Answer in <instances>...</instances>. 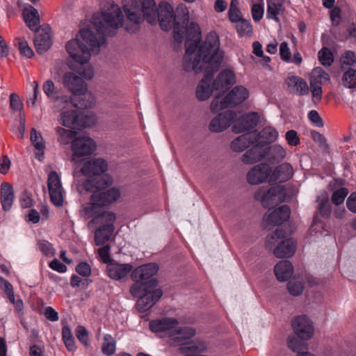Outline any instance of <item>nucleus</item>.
Segmentation results:
<instances>
[{
	"label": "nucleus",
	"mask_w": 356,
	"mask_h": 356,
	"mask_svg": "<svg viewBox=\"0 0 356 356\" xmlns=\"http://www.w3.org/2000/svg\"><path fill=\"white\" fill-rule=\"evenodd\" d=\"M188 30L193 33V40L185 42L183 68L186 72H194L195 74L204 72V77L196 88L197 98L204 101L210 97L214 89L213 86H211L210 76L219 69L223 52L220 49V40L216 33L210 32L201 42L200 29L197 24H191Z\"/></svg>",
	"instance_id": "1"
},
{
	"label": "nucleus",
	"mask_w": 356,
	"mask_h": 356,
	"mask_svg": "<svg viewBox=\"0 0 356 356\" xmlns=\"http://www.w3.org/2000/svg\"><path fill=\"white\" fill-rule=\"evenodd\" d=\"M127 19L124 16L120 6L113 1L106 2L101 13L93 15L92 24L98 36L90 33V55L97 54L99 48L105 42L104 35H114L119 28L124 29L131 33L136 32L139 25L143 22V18L140 12H124Z\"/></svg>",
	"instance_id": "2"
},
{
	"label": "nucleus",
	"mask_w": 356,
	"mask_h": 356,
	"mask_svg": "<svg viewBox=\"0 0 356 356\" xmlns=\"http://www.w3.org/2000/svg\"><path fill=\"white\" fill-rule=\"evenodd\" d=\"M89 28L87 25L81 28L76 35L75 40L67 42L65 48L70 57L76 62V66L69 65L70 68L76 70L81 76L67 72L63 74V86L74 95L81 96L88 91L87 79L89 71Z\"/></svg>",
	"instance_id": "3"
},
{
	"label": "nucleus",
	"mask_w": 356,
	"mask_h": 356,
	"mask_svg": "<svg viewBox=\"0 0 356 356\" xmlns=\"http://www.w3.org/2000/svg\"><path fill=\"white\" fill-rule=\"evenodd\" d=\"M159 22L161 28L165 31H169L174 24V38L178 42H181L185 32L186 31V40H193V33L189 31V26L191 24L189 21V13L186 8H177L174 15L172 6L167 2H162L156 13V19Z\"/></svg>",
	"instance_id": "4"
},
{
	"label": "nucleus",
	"mask_w": 356,
	"mask_h": 356,
	"mask_svg": "<svg viewBox=\"0 0 356 356\" xmlns=\"http://www.w3.org/2000/svg\"><path fill=\"white\" fill-rule=\"evenodd\" d=\"M113 182V177L106 172L90 175V216L92 209H106L120 199L118 188H108Z\"/></svg>",
	"instance_id": "5"
},
{
	"label": "nucleus",
	"mask_w": 356,
	"mask_h": 356,
	"mask_svg": "<svg viewBox=\"0 0 356 356\" xmlns=\"http://www.w3.org/2000/svg\"><path fill=\"white\" fill-rule=\"evenodd\" d=\"M90 222L100 224L102 227L97 229L95 234V243L97 245H102L108 241L113 232V222L115 216L113 212L106 209H92Z\"/></svg>",
	"instance_id": "6"
},
{
	"label": "nucleus",
	"mask_w": 356,
	"mask_h": 356,
	"mask_svg": "<svg viewBox=\"0 0 356 356\" xmlns=\"http://www.w3.org/2000/svg\"><path fill=\"white\" fill-rule=\"evenodd\" d=\"M74 162L73 177L76 189L81 195H87L89 191V157L72 159Z\"/></svg>",
	"instance_id": "7"
},
{
	"label": "nucleus",
	"mask_w": 356,
	"mask_h": 356,
	"mask_svg": "<svg viewBox=\"0 0 356 356\" xmlns=\"http://www.w3.org/2000/svg\"><path fill=\"white\" fill-rule=\"evenodd\" d=\"M149 327L151 332H163L177 330V334H195L196 331L191 327H180L179 322L175 318L164 317L149 321Z\"/></svg>",
	"instance_id": "8"
},
{
	"label": "nucleus",
	"mask_w": 356,
	"mask_h": 356,
	"mask_svg": "<svg viewBox=\"0 0 356 356\" xmlns=\"http://www.w3.org/2000/svg\"><path fill=\"white\" fill-rule=\"evenodd\" d=\"M254 197L264 207H271L284 202L285 190L281 186H273L268 189L262 187L256 192Z\"/></svg>",
	"instance_id": "9"
},
{
	"label": "nucleus",
	"mask_w": 356,
	"mask_h": 356,
	"mask_svg": "<svg viewBox=\"0 0 356 356\" xmlns=\"http://www.w3.org/2000/svg\"><path fill=\"white\" fill-rule=\"evenodd\" d=\"M47 186L51 202L56 207L63 206L64 202V191L60 177L56 171L49 172L47 179Z\"/></svg>",
	"instance_id": "10"
},
{
	"label": "nucleus",
	"mask_w": 356,
	"mask_h": 356,
	"mask_svg": "<svg viewBox=\"0 0 356 356\" xmlns=\"http://www.w3.org/2000/svg\"><path fill=\"white\" fill-rule=\"evenodd\" d=\"M59 122L66 127H73L74 129L88 127L89 123L88 111L86 108L83 112L79 111L76 115L73 112H63L60 115Z\"/></svg>",
	"instance_id": "11"
},
{
	"label": "nucleus",
	"mask_w": 356,
	"mask_h": 356,
	"mask_svg": "<svg viewBox=\"0 0 356 356\" xmlns=\"http://www.w3.org/2000/svg\"><path fill=\"white\" fill-rule=\"evenodd\" d=\"M236 114L234 111H227L216 115L209 124V130L213 133H220L226 130L232 124Z\"/></svg>",
	"instance_id": "12"
},
{
	"label": "nucleus",
	"mask_w": 356,
	"mask_h": 356,
	"mask_svg": "<svg viewBox=\"0 0 356 356\" xmlns=\"http://www.w3.org/2000/svg\"><path fill=\"white\" fill-rule=\"evenodd\" d=\"M290 216V209L286 205H282L272 211H268L264 217L266 227L280 225L287 220Z\"/></svg>",
	"instance_id": "13"
},
{
	"label": "nucleus",
	"mask_w": 356,
	"mask_h": 356,
	"mask_svg": "<svg viewBox=\"0 0 356 356\" xmlns=\"http://www.w3.org/2000/svg\"><path fill=\"white\" fill-rule=\"evenodd\" d=\"M272 168L266 163H261L253 167L247 174V179L250 184H259L268 179L270 182Z\"/></svg>",
	"instance_id": "14"
},
{
	"label": "nucleus",
	"mask_w": 356,
	"mask_h": 356,
	"mask_svg": "<svg viewBox=\"0 0 356 356\" xmlns=\"http://www.w3.org/2000/svg\"><path fill=\"white\" fill-rule=\"evenodd\" d=\"M260 140V134L257 131H249L239 136L231 143V149L234 152H243L249 145L257 143Z\"/></svg>",
	"instance_id": "15"
},
{
	"label": "nucleus",
	"mask_w": 356,
	"mask_h": 356,
	"mask_svg": "<svg viewBox=\"0 0 356 356\" xmlns=\"http://www.w3.org/2000/svg\"><path fill=\"white\" fill-rule=\"evenodd\" d=\"M36 35L34 38V44L37 52L42 54L50 49L51 40L49 32L50 27L48 25H44L36 31Z\"/></svg>",
	"instance_id": "16"
},
{
	"label": "nucleus",
	"mask_w": 356,
	"mask_h": 356,
	"mask_svg": "<svg viewBox=\"0 0 356 356\" xmlns=\"http://www.w3.org/2000/svg\"><path fill=\"white\" fill-rule=\"evenodd\" d=\"M250 149L248 150L241 157L245 164H253L261 160L267 154V144L264 142L256 143Z\"/></svg>",
	"instance_id": "17"
},
{
	"label": "nucleus",
	"mask_w": 356,
	"mask_h": 356,
	"mask_svg": "<svg viewBox=\"0 0 356 356\" xmlns=\"http://www.w3.org/2000/svg\"><path fill=\"white\" fill-rule=\"evenodd\" d=\"M159 266L154 263H149L142 265L134 269L131 275L134 281L148 282L149 280H156L152 278L156 274Z\"/></svg>",
	"instance_id": "18"
},
{
	"label": "nucleus",
	"mask_w": 356,
	"mask_h": 356,
	"mask_svg": "<svg viewBox=\"0 0 356 356\" xmlns=\"http://www.w3.org/2000/svg\"><path fill=\"white\" fill-rule=\"evenodd\" d=\"M162 291L159 289H154L148 291L143 296L138 298L136 302V307L140 312H144L152 307V306L161 297Z\"/></svg>",
	"instance_id": "19"
},
{
	"label": "nucleus",
	"mask_w": 356,
	"mask_h": 356,
	"mask_svg": "<svg viewBox=\"0 0 356 356\" xmlns=\"http://www.w3.org/2000/svg\"><path fill=\"white\" fill-rule=\"evenodd\" d=\"M133 266L129 264H120L115 261L107 264L106 271L108 277L115 280H121L131 271Z\"/></svg>",
	"instance_id": "20"
},
{
	"label": "nucleus",
	"mask_w": 356,
	"mask_h": 356,
	"mask_svg": "<svg viewBox=\"0 0 356 356\" xmlns=\"http://www.w3.org/2000/svg\"><path fill=\"white\" fill-rule=\"evenodd\" d=\"M294 174L291 165L283 163L277 165L270 173V182H284L289 180Z\"/></svg>",
	"instance_id": "21"
},
{
	"label": "nucleus",
	"mask_w": 356,
	"mask_h": 356,
	"mask_svg": "<svg viewBox=\"0 0 356 356\" xmlns=\"http://www.w3.org/2000/svg\"><path fill=\"white\" fill-rule=\"evenodd\" d=\"M259 116L257 113L252 112L240 117L233 129L236 133L250 130L255 127L259 122Z\"/></svg>",
	"instance_id": "22"
},
{
	"label": "nucleus",
	"mask_w": 356,
	"mask_h": 356,
	"mask_svg": "<svg viewBox=\"0 0 356 356\" xmlns=\"http://www.w3.org/2000/svg\"><path fill=\"white\" fill-rule=\"evenodd\" d=\"M73 154L72 159L89 157V138L88 136L77 137L72 141Z\"/></svg>",
	"instance_id": "23"
},
{
	"label": "nucleus",
	"mask_w": 356,
	"mask_h": 356,
	"mask_svg": "<svg viewBox=\"0 0 356 356\" xmlns=\"http://www.w3.org/2000/svg\"><path fill=\"white\" fill-rule=\"evenodd\" d=\"M291 326L295 334H313L314 332L312 321L305 315L294 317L291 321Z\"/></svg>",
	"instance_id": "24"
},
{
	"label": "nucleus",
	"mask_w": 356,
	"mask_h": 356,
	"mask_svg": "<svg viewBox=\"0 0 356 356\" xmlns=\"http://www.w3.org/2000/svg\"><path fill=\"white\" fill-rule=\"evenodd\" d=\"M313 335H289L287 345L289 349L297 353L298 355L307 353V341L309 340Z\"/></svg>",
	"instance_id": "25"
},
{
	"label": "nucleus",
	"mask_w": 356,
	"mask_h": 356,
	"mask_svg": "<svg viewBox=\"0 0 356 356\" xmlns=\"http://www.w3.org/2000/svg\"><path fill=\"white\" fill-rule=\"evenodd\" d=\"M296 250V244L291 238H285L280 243L274 250V255L277 258H289L292 257Z\"/></svg>",
	"instance_id": "26"
},
{
	"label": "nucleus",
	"mask_w": 356,
	"mask_h": 356,
	"mask_svg": "<svg viewBox=\"0 0 356 356\" xmlns=\"http://www.w3.org/2000/svg\"><path fill=\"white\" fill-rule=\"evenodd\" d=\"M235 82L234 73L229 70H225L222 71L213 81V88L216 90H227Z\"/></svg>",
	"instance_id": "27"
},
{
	"label": "nucleus",
	"mask_w": 356,
	"mask_h": 356,
	"mask_svg": "<svg viewBox=\"0 0 356 356\" xmlns=\"http://www.w3.org/2000/svg\"><path fill=\"white\" fill-rule=\"evenodd\" d=\"M291 92L298 95H307L309 92L308 85L302 78L292 76L286 78L285 81Z\"/></svg>",
	"instance_id": "28"
},
{
	"label": "nucleus",
	"mask_w": 356,
	"mask_h": 356,
	"mask_svg": "<svg viewBox=\"0 0 356 356\" xmlns=\"http://www.w3.org/2000/svg\"><path fill=\"white\" fill-rule=\"evenodd\" d=\"M157 285L156 280H149L148 282L134 281V283L131 286L129 291L131 294L136 298H140L148 291H152L155 289Z\"/></svg>",
	"instance_id": "29"
},
{
	"label": "nucleus",
	"mask_w": 356,
	"mask_h": 356,
	"mask_svg": "<svg viewBox=\"0 0 356 356\" xmlns=\"http://www.w3.org/2000/svg\"><path fill=\"white\" fill-rule=\"evenodd\" d=\"M274 272L279 281L284 282L292 275L293 267L289 261L282 260L275 266Z\"/></svg>",
	"instance_id": "30"
},
{
	"label": "nucleus",
	"mask_w": 356,
	"mask_h": 356,
	"mask_svg": "<svg viewBox=\"0 0 356 356\" xmlns=\"http://www.w3.org/2000/svg\"><path fill=\"white\" fill-rule=\"evenodd\" d=\"M54 107L58 111H62L67 108L72 103L73 106L79 110H85L88 107V101H83V102H76V100H72L71 102L67 96L60 95L57 96L54 99Z\"/></svg>",
	"instance_id": "31"
},
{
	"label": "nucleus",
	"mask_w": 356,
	"mask_h": 356,
	"mask_svg": "<svg viewBox=\"0 0 356 356\" xmlns=\"http://www.w3.org/2000/svg\"><path fill=\"white\" fill-rule=\"evenodd\" d=\"M23 16L26 25L30 29L36 31L40 29L38 28L40 21L39 13L32 6H29L24 9Z\"/></svg>",
	"instance_id": "32"
},
{
	"label": "nucleus",
	"mask_w": 356,
	"mask_h": 356,
	"mask_svg": "<svg viewBox=\"0 0 356 356\" xmlns=\"http://www.w3.org/2000/svg\"><path fill=\"white\" fill-rule=\"evenodd\" d=\"M140 9L144 17L152 24L156 23V8L154 0H143Z\"/></svg>",
	"instance_id": "33"
},
{
	"label": "nucleus",
	"mask_w": 356,
	"mask_h": 356,
	"mask_svg": "<svg viewBox=\"0 0 356 356\" xmlns=\"http://www.w3.org/2000/svg\"><path fill=\"white\" fill-rule=\"evenodd\" d=\"M14 191L13 186L8 183H3L1 186V200L4 211H8L13 202Z\"/></svg>",
	"instance_id": "34"
},
{
	"label": "nucleus",
	"mask_w": 356,
	"mask_h": 356,
	"mask_svg": "<svg viewBox=\"0 0 356 356\" xmlns=\"http://www.w3.org/2000/svg\"><path fill=\"white\" fill-rule=\"evenodd\" d=\"M266 155L268 156V161L270 163H279L285 159L286 151L282 145L278 144L270 147L267 145Z\"/></svg>",
	"instance_id": "35"
},
{
	"label": "nucleus",
	"mask_w": 356,
	"mask_h": 356,
	"mask_svg": "<svg viewBox=\"0 0 356 356\" xmlns=\"http://www.w3.org/2000/svg\"><path fill=\"white\" fill-rule=\"evenodd\" d=\"M248 96L249 92L248 90L241 86H236L227 94V98L232 106L241 104L245 100Z\"/></svg>",
	"instance_id": "36"
},
{
	"label": "nucleus",
	"mask_w": 356,
	"mask_h": 356,
	"mask_svg": "<svg viewBox=\"0 0 356 356\" xmlns=\"http://www.w3.org/2000/svg\"><path fill=\"white\" fill-rule=\"evenodd\" d=\"M284 10L283 0H268L266 16L269 19L278 21L277 15Z\"/></svg>",
	"instance_id": "37"
},
{
	"label": "nucleus",
	"mask_w": 356,
	"mask_h": 356,
	"mask_svg": "<svg viewBox=\"0 0 356 356\" xmlns=\"http://www.w3.org/2000/svg\"><path fill=\"white\" fill-rule=\"evenodd\" d=\"M285 238L284 232L281 229H277L274 232L266 236L265 247L269 250H272L274 254V250L280 243Z\"/></svg>",
	"instance_id": "38"
},
{
	"label": "nucleus",
	"mask_w": 356,
	"mask_h": 356,
	"mask_svg": "<svg viewBox=\"0 0 356 356\" xmlns=\"http://www.w3.org/2000/svg\"><path fill=\"white\" fill-rule=\"evenodd\" d=\"M330 82L329 74L325 72L321 67H318L313 69L310 75L309 84L322 85Z\"/></svg>",
	"instance_id": "39"
},
{
	"label": "nucleus",
	"mask_w": 356,
	"mask_h": 356,
	"mask_svg": "<svg viewBox=\"0 0 356 356\" xmlns=\"http://www.w3.org/2000/svg\"><path fill=\"white\" fill-rule=\"evenodd\" d=\"M318 202V211L320 214L324 218H329L331 215L332 207L329 202L328 195L326 193H322L317 197Z\"/></svg>",
	"instance_id": "40"
},
{
	"label": "nucleus",
	"mask_w": 356,
	"mask_h": 356,
	"mask_svg": "<svg viewBox=\"0 0 356 356\" xmlns=\"http://www.w3.org/2000/svg\"><path fill=\"white\" fill-rule=\"evenodd\" d=\"M108 163L102 158H90V175H97L106 172Z\"/></svg>",
	"instance_id": "41"
},
{
	"label": "nucleus",
	"mask_w": 356,
	"mask_h": 356,
	"mask_svg": "<svg viewBox=\"0 0 356 356\" xmlns=\"http://www.w3.org/2000/svg\"><path fill=\"white\" fill-rule=\"evenodd\" d=\"M231 106L232 105L229 99L227 98V95L224 97L218 95L216 96L212 100L210 105V109L212 113H215L224 108Z\"/></svg>",
	"instance_id": "42"
},
{
	"label": "nucleus",
	"mask_w": 356,
	"mask_h": 356,
	"mask_svg": "<svg viewBox=\"0 0 356 356\" xmlns=\"http://www.w3.org/2000/svg\"><path fill=\"white\" fill-rule=\"evenodd\" d=\"M263 0H251V13L255 22H259L264 15Z\"/></svg>",
	"instance_id": "43"
},
{
	"label": "nucleus",
	"mask_w": 356,
	"mask_h": 356,
	"mask_svg": "<svg viewBox=\"0 0 356 356\" xmlns=\"http://www.w3.org/2000/svg\"><path fill=\"white\" fill-rule=\"evenodd\" d=\"M236 29L241 37H250L253 33L252 26L249 21L245 19L236 23Z\"/></svg>",
	"instance_id": "44"
},
{
	"label": "nucleus",
	"mask_w": 356,
	"mask_h": 356,
	"mask_svg": "<svg viewBox=\"0 0 356 356\" xmlns=\"http://www.w3.org/2000/svg\"><path fill=\"white\" fill-rule=\"evenodd\" d=\"M56 131L59 136L58 141L63 145L69 144L76 135L75 131L60 127L56 128Z\"/></svg>",
	"instance_id": "45"
},
{
	"label": "nucleus",
	"mask_w": 356,
	"mask_h": 356,
	"mask_svg": "<svg viewBox=\"0 0 356 356\" xmlns=\"http://www.w3.org/2000/svg\"><path fill=\"white\" fill-rule=\"evenodd\" d=\"M287 289L291 295L297 296L302 293L304 289V283L302 280L294 277L287 284Z\"/></svg>",
	"instance_id": "46"
},
{
	"label": "nucleus",
	"mask_w": 356,
	"mask_h": 356,
	"mask_svg": "<svg viewBox=\"0 0 356 356\" xmlns=\"http://www.w3.org/2000/svg\"><path fill=\"white\" fill-rule=\"evenodd\" d=\"M238 1L232 0L229 5V9L228 11L229 19L232 22L237 23L240 20L243 19L241 17V11L238 8Z\"/></svg>",
	"instance_id": "47"
},
{
	"label": "nucleus",
	"mask_w": 356,
	"mask_h": 356,
	"mask_svg": "<svg viewBox=\"0 0 356 356\" xmlns=\"http://www.w3.org/2000/svg\"><path fill=\"white\" fill-rule=\"evenodd\" d=\"M260 134V139L263 138L266 143H273L275 141L278 137V132L277 130L272 127H266L264 128L261 132H258Z\"/></svg>",
	"instance_id": "48"
},
{
	"label": "nucleus",
	"mask_w": 356,
	"mask_h": 356,
	"mask_svg": "<svg viewBox=\"0 0 356 356\" xmlns=\"http://www.w3.org/2000/svg\"><path fill=\"white\" fill-rule=\"evenodd\" d=\"M345 86L353 88L356 87V71L353 69H349L346 71L342 79Z\"/></svg>",
	"instance_id": "49"
},
{
	"label": "nucleus",
	"mask_w": 356,
	"mask_h": 356,
	"mask_svg": "<svg viewBox=\"0 0 356 356\" xmlns=\"http://www.w3.org/2000/svg\"><path fill=\"white\" fill-rule=\"evenodd\" d=\"M111 335H105L104 341L102 345V352L104 355H111L115 350V341L111 339Z\"/></svg>",
	"instance_id": "50"
},
{
	"label": "nucleus",
	"mask_w": 356,
	"mask_h": 356,
	"mask_svg": "<svg viewBox=\"0 0 356 356\" xmlns=\"http://www.w3.org/2000/svg\"><path fill=\"white\" fill-rule=\"evenodd\" d=\"M318 58L324 66H330L333 63V57L331 51L326 47L323 48L318 52Z\"/></svg>",
	"instance_id": "51"
},
{
	"label": "nucleus",
	"mask_w": 356,
	"mask_h": 356,
	"mask_svg": "<svg viewBox=\"0 0 356 356\" xmlns=\"http://www.w3.org/2000/svg\"><path fill=\"white\" fill-rule=\"evenodd\" d=\"M31 140L38 150L42 151L44 149L45 145L43 138L41 134L34 128H33L31 131Z\"/></svg>",
	"instance_id": "52"
},
{
	"label": "nucleus",
	"mask_w": 356,
	"mask_h": 356,
	"mask_svg": "<svg viewBox=\"0 0 356 356\" xmlns=\"http://www.w3.org/2000/svg\"><path fill=\"white\" fill-rule=\"evenodd\" d=\"M141 0H124V12H141Z\"/></svg>",
	"instance_id": "53"
},
{
	"label": "nucleus",
	"mask_w": 356,
	"mask_h": 356,
	"mask_svg": "<svg viewBox=\"0 0 356 356\" xmlns=\"http://www.w3.org/2000/svg\"><path fill=\"white\" fill-rule=\"evenodd\" d=\"M348 193V189L346 188H341L335 191L331 197L332 202L337 206L342 204L345 200V197Z\"/></svg>",
	"instance_id": "54"
},
{
	"label": "nucleus",
	"mask_w": 356,
	"mask_h": 356,
	"mask_svg": "<svg viewBox=\"0 0 356 356\" xmlns=\"http://www.w3.org/2000/svg\"><path fill=\"white\" fill-rule=\"evenodd\" d=\"M311 136L312 139L318 143V146L323 149H327L328 148V145L326 143L325 138L319 132L316 131H311Z\"/></svg>",
	"instance_id": "55"
},
{
	"label": "nucleus",
	"mask_w": 356,
	"mask_h": 356,
	"mask_svg": "<svg viewBox=\"0 0 356 356\" xmlns=\"http://www.w3.org/2000/svg\"><path fill=\"white\" fill-rule=\"evenodd\" d=\"M42 90L49 98H53L56 93L54 83L51 80H47L43 83Z\"/></svg>",
	"instance_id": "56"
},
{
	"label": "nucleus",
	"mask_w": 356,
	"mask_h": 356,
	"mask_svg": "<svg viewBox=\"0 0 356 356\" xmlns=\"http://www.w3.org/2000/svg\"><path fill=\"white\" fill-rule=\"evenodd\" d=\"M285 138L291 146H296L300 143V138L295 130H289L286 133Z\"/></svg>",
	"instance_id": "57"
},
{
	"label": "nucleus",
	"mask_w": 356,
	"mask_h": 356,
	"mask_svg": "<svg viewBox=\"0 0 356 356\" xmlns=\"http://www.w3.org/2000/svg\"><path fill=\"white\" fill-rule=\"evenodd\" d=\"M99 256L101 260L106 264H109L111 261H113L110 257V246L106 245L98 250Z\"/></svg>",
	"instance_id": "58"
},
{
	"label": "nucleus",
	"mask_w": 356,
	"mask_h": 356,
	"mask_svg": "<svg viewBox=\"0 0 356 356\" xmlns=\"http://www.w3.org/2000/svg\"><path fill=\"white\" fill-rule=\"evenodd\" d=\"M70 284L73 287L82 286L86 288L88 285V279L74 275L71 278Z\"/></svg>",
	"instance_id": "59"
},
{
	"label": "nucleus",
	"mask_w": 356,
	"mask_h": 356,
	"mask_svg": "<svg viewBox=\"0 0 356 356\" xmlns=\"http://www.w3.org/2000/svg\"><path fill=\"white\" fill-rule=\"evenodd\" d=\"M19 49L20 53L26 56L27 58H31L33 55V51L28 45L26 41L19 39Z\"/></svg>",
	"instance_id": "60"
},
{
	"label": "nucleus",
	"mask_w": 356,
	"mask_h": 356,
	"mask_svg": "<svg viewBox=\"0 0 356 356\" xmlns=\"http://www.w3.org/2000/svg\"><path fill=\"white\" fill-rule=\"evenodd\" d=\"M330 19L333 26H338L341 18V10L339 7H334L330 11Z\"/></svg>",
	"instance_id": "61"
},
{
	"label": "nucleus",
	"mask_w": 356,
	"mask_h": 356,
	"mask_svg": "<svg viewBox=\"0 0 356 356\" xmlns=\"http://www.w3.org/2000/svg\"><path fill=\"white\" fill-rule=\"evenodd\" d=\"M40 250L46 255L54 254L52 245L47 241L42 240L38 243Z\"/></svg>",
	"instance_id": "62"
},
{
	"label": "nucleus",
	"mask_w": 356,
	"mask_h": 356,
	"mask_svg": "<svg viewBox=\"0 0 356 356\" xmlns=\"http://www.w3.org/2000/svg\"><path fill=\"white\" fill-rule=\"evenodd\" d=\"M43 314L45 318L50 321H56L58 320V312L51 307L44 308Z\"/></svg>",
	"instance_id": "63"
},
{
	"label": "nucleus",
	"mask_w": 356,
	"mask_h": 356,
	"mask_svg": "<svg viewBox=\"0 0 356 356\" xmlns=\"http://www.w3.org/2000/svg\"><path fill=\"white\" fill-rule=\"evenodd\" d=\"M10 106L15 111H20L23 107V104L19 97L16 94H11L10 97Z\"/></svg>",
	"instance_id": "64"
}]
</instances>
